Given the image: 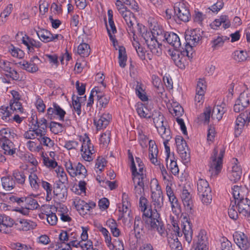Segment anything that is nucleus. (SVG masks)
I'll return each mask as SVG.
<instances>
[{"mask_svg":"<svg viewBox=\"0 0 250 250\" xmlns=\"http://www.w3.org/2000/svg\"><path fill=\"white\" fill-rule=\"evenodd\" d=\"M76 163L73 164L71 161H68L65 162V167L69 173L71 177H75V168Z\"/></svg>","mask_w":250,"mask_h":250,"instance_id":"nucleus-50","label":"nucleus"},{"mask_svg":"<svg viewBox=\"0 0 250 250\" xmlns=\"http://www.w3.org/2000/svg\"><path fill=\"white\" fill-rule=\"evenodd\" d=\"M31 129H33V131L35 132L36 135L37 136H39V137H42L44 136L45 135L46 133V128H43V129H42L38 125L32 126Z\"/></svg>","mask_w":250,"mask_h":250,"instance_id":"nucleus-60","label":"nucleus"},{"mask_svg":"<svg viewBox=\"0 0 250 250\" xmlns=\"http://www.w3.org/2000/svg\"><path fill=\"white\" fill-rule=\"evenodd\" d=\"M2 188H14L13 180L10 177H3L1 179Z\"/></svg>","mask_w":250,"mask_h":250,"instance_id":"nucleus-59","label":"nucleus"},{"mask_svg":"<svg viewBox=\"0 0 250 250\" xmlns=\"http://www.w3.org/2000/svg\"><path fill=\"white\" fill-rule=\"evenodd\" d=\"M171 223L172 226V229L173 231L174 232V234L172 235H176V236H178L179 237L182 236L183 233H181L180 231V228L178 225V223L176 220H174V217H170Z\"/></svg>","mask_w":250,"mask_h":250,"instance_id":"nucleus-55","label":"nucleus"},{"mask_svg":"<svg viewBox=\"0 0 250 250\" xmlns=\"http://www.w3.org/2000/svg\"><path fill=\"white\" fill-rule=\"evenodd\" d=\"M0 146L6 155H12L15 153L16 148L10 140H0Z\"/></svg>","mask_w":250,"mask_h":250,"instance_id":"nucleus-22","label":"nucleus"},{"mask_svg":"<svg viewBox=\"0 0 250 250\" xmlns=\"http://www.w3.org/2000/svg\"><path fill=\"white\" fill-rule=\"evenodd\" d=\"M37 139L40 142L41 145H42L48 147H51L54 145V141L49 137L45 136V135L42 137H39Z\"/></svg>","mask_w":250,"mask_h":250,"instance_id":"nucleus-48","label":"nucleus"},{"mask_svg":"<svg viewBox=\"0 0 250 250\" xmlns=\"http://www.w3.org/2000/svg\"><path fill=\"white\" fill-rule=\"evenodd\" d=\"M138 31L142 35V38L145 40L146 44H147L149 41H151L155 38V35H153L152 31H147L145 27L142 24H137Z\"/></svg>","mask_w":250,"mask_h":250,"instance_id":"nucleus-29","label":"nucleus"},{"mask_svg":"<svg viewBox=\"0 0 250 250\" xmlns=\"http://www.w3.org/2000/svg\"><path fill=\"white\" fill-rule=\"evenodd\" d=\"M135 92L136 95L142 101H146L147 100L148 98L143 88V84L138 81H136Z\"/></svg>","mask_w":250,"mask_h":250,"instance_id":"nucleus-39","label":"nucleus"},{"mask_svg":"<svg viewBox=\"0 0 250 250\" xmlns=\"http://www.w3.org/2000/svg\"><path fill=\"white\" fill-rule=\"evenodd\" d=\"M233 165L231 171L229 173L228 177L229 180L234 183L238 181L242 176V171L241 166L236 158L233 159Z\"/></svg>","mask_w":250,"mask_h":250,"instance_id":"nucleus-11","label":"nucleus"},{"mask_svg":"<svg viewBox=\"0 0 250 250\" xmlns=\"http://www.w3.org/2000/svg\"><path fill=\"white\" fill-rule=\"evenodd\" d=\"M30 185L32 187L36 188L40 186V179L35 174L31 173L29 176Z\"/></svg>","mask_w":250,"mask_h":250,"instance_id":"nucleus-56","label":"nucleus"},{"mask_svg":"<svg viewBox=\"0 0 250 250\" xmlns=\"http://www.w3.org/2000/svg\"><path fill=\"white\" fill-rule=\"evenodd\" d=\"M17 225L20 229L27 231L34 229L36 227L37 224L36 223L29 220L21 219L17 223Z\"/></svg>","mask_w":250,"mask_h":250,"instance_id":"nucleus-28","label":"nucleus"},{"mask_svg":"<svg viewBox=\"0 0 250 250\" xmlns=\"http://www.w3.org/2000/svg\"><path fill=\"white\" fill-rule=\"evenodd\" d=\"M122 206L119 207V214L118 215H122L126 213L127 211H130V204L128 201V196L125 193H123L122 195Z\"/></svg>","mask_w":250,"mask_h":250,"instance_id":"nucleus-27","label":"nucleus"},{"mask_svg":"<svg viewBox=\"0 0 250 250\" xmlns=\"http://www.w3.org/2000/svg\"><path fill=\"white\" fill-rule=\"evenodd\" d=\"M185 55L182 54V52L175 49L171 54V58L175 64L179 68H183L185 67L184 61Z\"/></svg>","mask_w":250,"mask_h":250,"instance_id":"nucleus-24","label":"nucleus"},{"mask_svg":"<svg viewBox=\"0 0 250 250\" xmlns=\"http://www.w3.org/2000/svg\"><path fill=\"white\" fill-rule=\"evenodd\" d=\"M148 49L154 55L159 56L162 54V44L155 38L146 44Z\"/></svg>","mask_w":250,"mask_h":250,"instance_id":"nucleus-23","label":"nucleus"},{"mask_svg":"<svg viewBox=\"0 0 250 250\" xmlns=\"http://www.w3.org/2000/svg\"><path fill=\"white\" fill-rule=\"evenodd\" d=\"M135 159L138 167V171L135 166V171L134 173L132 171V181L134 188H137L138 186L140 188L147 187L146 178L143 173L144 164L140 158L136 157Z\"/></svg>","mask_w":250,"mask_h":250,"instance_id":"nucleus-5","label":"nucleus"},{"mask_svg":"<svg viewBox=\"0 0 250 250\" xmlns=\"http://www.w3.org/2000/svg\"><path fill=\"white\" fill-rule=\"evenodd\" d=\"M151 117L153 119V123L157 129V131L158 130V129H160L161 127L163 128V127L165 126L164 125V117L160 111H154L151 114Z\"/></svg>","mask_w":250,"mask_h":250,"instance_id":"nucleus-30","label":"nucleus"},{"mask_svg":"<svg viewBox=\"0 0 250 250\" xmlns=\"http://www.w3.org/2000/svg\"><path fill=\"white\" fill-rule=\"evenodd\" d=\"M229 39V38H228ZM228 40L227 37H220L218 36L215 37L211 41L212 47L214 48L221 46L223 45L224 41Z\"/></svg>","mask_w":250,"mask_h":250,"instance_id":"nucleus-45","label":"nucleus"},{"mask_svg":"<svg viewBox=\"0 0 250 250\" xmlns=\"http://www.w3.org/2000/svg\"><path fill=\"white\" fill-rule=\"evenodd\" d=\"M13 176L18 183L22 184L24 183L25 177L22 172L15 170L13 172Z\"/></svg>","mask_w":250,"mask_h":250,"instance_id":"nucleus-57","label":"nucleus"},{"mask_svg":"<svg viewBox=\"0 0 250 250\" xmlns=\"http://www.w3.org/2000/svg\"><path fill=\"white\" fill-rule=\"evenodd\" d=\"M45 213L47 222L51 226L56 225L58 220L56 215L52 212L49 213L46 211H45Z\"/></svg>","mask_w":250,"mask_h":250,"instance_id":"nucleus-53","label":"nucleus"},{"mask_svg":"<svg viewBox=\"0 0 250 250\" xmlns=\"http://www.w3.org/2000/svg\"><path fill=\"white\" fill-rule=\"evenodd\" d=\"M75 168L76 176H81L82 178L85 177L87 173V170L84 166L80 163H78L76 164Z\"/></svg>","mask_w":250,"mask_h":250,"instance_id":"nucleus-43","label":"nucleus"},{"mask_svg":"<svg viewBox=\"0 0 250 250\" xmlns=\"http://www.w3.org/2000/svg\"><path fill=\"white\" fill-rule=\"evenodd\" d=\"M106 27L110 40L112 42L113 45L115 46L116 43H117L118 42L115 38V37L112 35V34H114L117 32L114 21H108V24H106Z\"/></svg>","mask_w":250,"mask_h":250,"instance_id":"nucleus-34","label":"nucleus"},{"mask_svg":"<svg viewBox=\"0 0 250 250\" xmlns=\"http://www.w3.org/2000/svg\"><path fill=\"white\" fill-rule=\"evenodd\" d=\"M158 132L164 140V145L167 153L166 161L167 162L170 155V147L167 146V144L172 138L170 135V130L165 126L163 128L158 129Z\"/></svg>","mask_w":250,"mask_h":250,"instance_id":"nucleus-12","label":"nucleus"},{"mask_svg":"<svg viewBox=\"0 0 250 250\" xmlns=\"http://www.w3.org/2000/svg\"><path fill=\"white\" fill-rule=\"evenodd\" d=\"M174 9L178 18L184 22L188 21L190 18L189 10L183 1L175 3Z\"/></svg>","mask_w":250,"mask_h":250,"instance_id":"nucleus-7","label":"nucleus"},{"mask_svg":"<svg viewBox=\"0 0 250 250\" xmlns=\"http://www.w3.org/2000/svg\"><path fill=\"white\" fill-rule=\"evenodd\" d=\"M99 230L103 235L105 242L108 248L109 249H112L113 248V245L111 242V237L109 231L107 229L104 227H101L99 229Z\"/></svg>","mask_w":250,"mask_h":250,"instance_id":"nucleus-40","label":"nucleus"},{"mask_svg":"<svg viewBox=\"0 0 250 250\" xmlns=\"http://www.w3.org/2000/svg\"><path fill=\"white\" fill-rule=\"evenodd\" d=\"M224 153V148H221L219 152L217 147L214 148L209 163V171L212 176H216L221 172L223 167V158Z\"/></svg>","mask_w":250,"mask_h":250,"instance_id":"nucleus-3","label":"nucleus"},{"mask_svg":"<svg viewBox=\"0 0 250 250\" xmlns=\"http://www.w3.org/2000/svg\"><path fill=\"white\" fill-rule=\"evenodd\" d=\"M47 209H52L54 210L56 209V210L58 214L59 213H67L68 209L67 207L63 205V204H59L57 205L56 207H54L53 206H48L46 207Z\"/></svg>","mask_w":250,"mask_h":250,"instance_id":"nucleus-52","label":"nucleus"},{"mask_svg":"<svg viewBox=\"0 0 250 250\" xmlns=\"http://www.w3.org/2000/svg\"><path fill=\"white\" fill-rule=\"evenodd\" d=\"M0 68L5 72L8 73L6 74L7 77H10L14 80H19V74L17 71L12 69L10 62L4 60L0 61Z\"/></svg>","mask_w":250,"mask_h":250,"instance_id":"nucleus-16","label":"nucleus"},{"mask_svg":"<svg viewBox=\"0 0 250 250\" xmlns=\"http://www.w3.org/2000/svg\"><path fill=\"white\" fill-rule=\"evenodd\" d=\"M237 101L238 103L247 107L250 104V98L247 92H243L241 93Z\"/></svg>","mask_w":250,"mask_h":250,"instance_id":"nucleus-47","label":"nucleus"},{"mask_svg":"<svg viewBox=\"0 0 250 250\" xmlns=\"http://www.w3.org/2000/svg\"><path fill=\"white\" fill-rule=\"evenodd\" d=\"M58 176L59 177L60 182L64 184L67 181V177L66 173L63 171L62 167H59L56 170Z\"/></svg>","mask_w":250,"mask_h":250,"instance_id":"nucleus-58","label":"nucleus"},{"mask_svg":"<svg viewBox=\"0 0 250 250\" xmlns=\"http://www.w3.org/2000/svg\"><path fill=\"white\" fill-rule=\"evenodd\" d=\"M119 65L124 68L126 65V62L127 61V56L125 48L123 46L119 47Z\"/></svg>","mask_w":250,"mask_h":250,"instance_id":"nucleus-37","label":"nucleus"},{"mask_svg":"<svg viewBox=\"0 0 250 250\" xmlns=\"http://www.w3.org/2000/svg\"><path fill=\"white\" fill-rule=\"evenodd\" d=\"M43 163L44 165L49 168H55L57 166V163L52 159H50L48 157H43Z\"/></svg>","mask_w":250,"mask_h":250,"instance_id":"nucleus-62","label":"nucleus"},{"mask_svg":"<svg viewBox=\"0 0 250 250\" xmlns=\"http://www.w3.org/2000/svg\"><path fill=\"white\" fill-rule=\"evenodd\" d=\"M225 113L224 109L220 105L214 106L213 109L210 107H207L204 112L200 115L198 117L199 120L204 123V124H208L210 115L213 119H217L220 121L222 118L223 115Z\"/></svg>","mask_w":250,"mask_h":250,"instance_id":"nucleus-4","label":"nucleus"},{"mask_svg":"<svg viewBox=\"0 0 250 250\" xmlns=\"http://www.w3.org/2000/svg\"><path fill=\"white\" fill-rule=\"evenodd\" d=\"M176 235H168L167 241L171 250H183L181 243Z\"/></svg>","mask_w":250,"mask_h":250,"instance_id":"nucleus-32","label":"nucleus"},{"mask_svg":"<svg viewBox=\"0 0 250 250\" xmlns=\"http://www.w3.org/2000/svg\"><path fill=\"white\" fill-rule=\"evenodd\" d=\"M147 200L145 198L141 197L140 199V207L141 208V210L144 212V215L145 216L146 218L145 219V221L146 223V221L148 220V219H152V222H153V220H155L154 217H153V210L152 208L149 209L147 210Z\"/></svg>","mask_w":250,"mask_h":250,"instance_id":"nucleus-18","label":"nucleus"},{"mask_svg":"<svg viewBox=\"0 0 250 250\" xmlns=\"http://www.w3.org/2000/svg\"><path fill=\"white\" fill-rule=\"evenodd\" d=\"M181 199L186 210L189 213H192L193 207L192 195L187 189H183Z\"/></svg>","mask_w":250,"mask_h":250,"instance_id":"nucleus-14","label":"nucleus"},{"mask_svg":"<svg viewBox=\"0 0 250 250\" xmlns=\"http://www.w3.org/2000/svg\"><path fill=\"white\" fill-rule=\"evenodd\" d=\"M243 188H232L231 193L235 200L229 208L228 213L230 218L236 220L238 213L250 218V200L244 198L245 192Z\"/></svg>","mask_w":250,"mask_h":250,"instance_id":"nucleus-2","label":"nucleus"},{"mask_svg":"<svg viewBox=\"0 0 250 250\" xmlns=\"http://www.w3.org/2000/svg\"><path fill=\"white\" fill-rule=\"evenodd\" d=\"M55 109V116L57 115L59 117V119L61 121L64 120V117L66 114L65 111L63 110L58 104L56 103H53V104Z\"/></svg>","mask_w":250,"mask_h":250,"instance_id":"nucleus-49","label":"nucleus"},{"mask_svg":"<svg viewBox=\"0 0 250 250\" xmlns=\"http://www.w3.org/2000/svg\"><path fill=\"white\" fill-rule=\"evenodd\" d=\"M121 15L124 20L127 27L126 29L128 33H132L133 36L135 35L133 25L136 22V19L134 14L129 10L126 9L121 14Z\"/></svg>","mask_w":250,"mask_h":250,"instance_id":"nucleus-10","label":"nucleus"},{"mask_svg":"<svg viewBox=\"0 0 250 250\" xmlns=\"http://www.w3.org/2000/svg\"><path fill=\"white\" fill-rule=\"evenodd\" d=\"M72 105L74 109L77 112L78 115L80 116L81 114V104L79 103L78 99L76 95L73 94L72 97Z\"/></svg>","mask_w":250,"mask_h":250,"instance_id":"nucleus-51","label":"nucleus"},{"mask_svg":"<svg viewBox=\"0 0 250 250\" xmlns=\"http://www.w3.org/2000/svg\"><path fill=\"white\" fill-rule=\"evenodd\" d=\"M49 127L51 131L55 134L62 132L63 131L62 125L59 123L51 122Z\"/></svg>","mask_w":250,"mask_h":250,"instance_id":"nucleus-44","label":"nucleus"},{"mask_svg":"<svg viewBox=\"0 0 250 250\" xmlns=\"http://www.w3.org/2000/svg\"><path fill=\"white\" fill-rule=\"evenodd\" d=\"M177 150L184 162L188 163L190 160V154L187 143H184L183 145L177 147Z\"/></svg>","mask_w":250,"mask_h":250,"instance_id":"nucleus-31","label":"nucleus"},{"mask_svg":"<svg viewBox=\"0 0 250 250\" xmlns=\"http://www.w3.org/2000/svg\"><path fill=\"white\" fill-rule=\"evenodd\" d=\"M73 204L80 214L83 216L90 213L91 210L96 207L95 202H89L86 203L79 198L74 199Z\"/></svg>","mask_w":250,"mask_h":250,"instance_id":"nucleus-6","label":"nucleus"},{"mask_svg":"<svg viewBox=\"0 0 250 250\" xmlns=\"http://www.w3.org/2000/svg\"><path fill=\"white\" fill-rule=\"evenodd\" d=\"M181 227L185 240L188 244H189L192 239L193 230L192 224L187 217H183Z\"/></svg>","mask_w":250,"mask_h":250,"instance_id":"nucleus-9","label":"nucleus"},{"mask_svg":"<svg viewBox=\"0 0 250 250\" xmlns=\"http://www.w3.org/2000/svg\"><path fill=\"white\" fill-rule=\"evenodd\" d=\"M233 237L234 242L241 250H247L250 247V240L243 232H235Z\"/></svg>","mask_w":250,"mask_h":250,"instance_id":"nucleus-8","label":"nucleus"},{"mask_svg":"<svg viewBox=\"0 0 250 250\" xmlns=\"http://www.w3.org/2000/svg\"><path fill=\"white\" fill-rule=\"evenodd\" d=\"M132 218L131 210L122 215H118V219L121 220L123 223L126 226H130Z\"/></svg>","mask_w":250,"mask_h":250,"instance_id":"nucleus-42","label":"nucleus"},{"mask_svg":"<svg viewBox=\"0 0 250 250\" xmlns=\"http://www.w3.org/2000/svg\"><path fill=\"white\" fill-rule=\"evenodd\" d=\"M166 41L168 44L172 46L175 49H179L181 45L179 37L173 32H168Z\"/></svg>","mask_w":250,"mask_h":250,"instance_id":"nucleus-25","label":"nucleus"},{"mask_svg":"<svg viewBox=\"0 0 250 250\" xmlns=\"http://www.w3.org/2000/svg\"><path fill=\"white\" fill-rule=\"evenodd\" d=\"M77 52L81 57H88L90 53L89 45L86 43H81L78 46Z\"/></svg>","mask_w":250,"mask_h":250,"instance_id":"nucleus-38","label":"nucleus"},{"mask_svg":"<svg viewBox=\"0 0 250 250\" xmlns=\"http://www.w3.org/2000/svg\"><path fill=\"white\" fill-rule=\"evenodd\" d=\"M9 51L12 56L14 57L21 59L24 56V52L19 48L13 47Z\"/></svg>","mask_w":250,"mask_h":250,"instance_id":"nucleus-61","label":"nucleus"},{"mask_svg":"<svg viewBox=\"0 0 250 250\" xmlns=\"http://www.w3.org/2000/svg\"><path fill=\"white\" fill-rule=\"evenodd\" d=\"M100 142L104 146H107L110 141V131L106 130L103 133L100 139Z\"/></svg>","mask_w":250,"mask_h":250,"instance_id":"nucleus-54","label":"nucleus"},{"mask_svg":"<svg viewBox=\"0 0 250 250\" xmlns=\"http://www.w3.org/2000/svg\"><path fill=\"white\" fill-rule=\"evenodd\" d=\"M208 238L207 232L205 230H201L197 235V245L196 248L197 250H208Z\"/></svg>","mask_w":250,"mask_h":250,"instance_id":"nucleus-15","label":"nucleus"},{"mask_svg":"<svg viewBox=\"0 0 250 250\" xmlns=\"http://www.w3.org/2000/svg\"><path fill=\"white\" fill-rule=\"evenodd\" d=\"M106 164V161L104 158H98L97 159L95 164V168L98 169L100 171H102Z\"/></svg>","mask_w":250,"mask_h":250,"instance_id":"nucleus-63","label":"nucleus"},{"mask_svg":"<svg viewBox=\"0 0 250 250\" xmlns=\"http://www.w3.org/2000/svg\"><path fill=\"white\" fill-rule=\"evenodd\" d=\"M21 69L25 70L30 73H35L38 70V67L36 64L33 62H28L26 61L19 62Z\"/></svg>","mask_w":250,"mask_h":250,"instance_id":"nucleus-35","label":"nucleus"},{"mask_svg":"<svg viewBox=\"0 0 250 250\" xmlns=\"http://www.w3.org/2000/svg\"><path fill=\"white\" fill-rule=\"evenodd\" d=\"M14 224V221L9 217H5V220H3L2 223H0V232L6 233L7 228L11 227Z\"/></svg>","mask_w":250,"mask_h":250,"instance_id":"nucleus-41","label":"nucleus"},{"mask_svg":"<svg viewBox=\"0 0 250 250\" xmlns=\"http://www.w3.org/2000/svg\"><path fill=\"white\" fill-rule=\"evenodd\" d=\"M111 118V115L109 113H104L101 116L99 119L95 118L94 120V123L97 129H102L103 128H105L108 125Z\"/></svg>","mask_w":250,"mask_h":250,"instance_id":"nucleus-20","label":"nucleus"},{"mask_svg":"<svg viewBox=\"0 0 250 250\" xmlns=\"http://www.w3.org/2000/svg\"><path fill=\"white\" fill-rule=\"evenodd\" d=\"M22 42L27 46L28 51L31 52L34 51V48H40L42 44L40 42L37 41L27 35L22 37Z\"/></svg>","mask_w":250,"mask_h":250,"instance_id":"nucleus-19","label":"nucleus"},{"mask_svg":"<svg viewBox=\"0 0 250 250\" xmlns=\"http://www.w3.org/2000/svg\"><path fill=\"white\" fill-rule=\"evenodd\" d=\"M198 191L203 204L207 205L211 202L212 195L211 188H198Z\"/></svg>","mask_w":250,"mask_h":250,"instance_id":"nucleus-21","label":"nucleus"},{"mask_svg":"<svg viewBox=\"0 0 250 250\" xmlns=\"http://www.w3.org/2000/svg\"><path fill=\"white\" fill-rule=\"evenodd\" d=\"M136 111L141 118H150L151 114L148 108L143 104H137L136 105Z\"/></svg>","mask_w":250,"mask_h":250,"instance_id":"nucleus-33","label":"nucleus"},{"mask_svg":"<svg viewBox=\"0 0 250 250\" xmlns=\"http://www.w3.org/2000/svg\"><path fill=\"white\" fill-rule=\"evenodd\" d=\"M151 207L153 208L152 216L155 220H153V223L152 219H148L146 227L152 230L157 231L164 237L167 235V233L164 225L160 218L159 213L164 205L163 193L161 188H151Z\"/></svg>","mask_w":250,"mask_h":250,"instance_id":"nucleus-1","label":"nucleus"},{"mask_svg":"<svg viewBox=\"0 0 250 250\" xmlns=\"http://www.w3.org/2000/svg\"><path fill=\"white\" fill-rule=\"evenodd\" d=\"M37 34L40 39L43 42H50L51 33L45 29H40L36 31Z\"/></svg>","mask_w":250,"mask_h":250,"instance_id":"nucleus-36","label":"nucleus"},{"mask_svg":"<svg viewBox=\"0 0 250 250\" xmlns=\"http://www.w3.org/2000/svg\"><path fill=\"white\" fill-rule=\"evenodd\" d=\"M197 29L193 30L188 31L185 33V40L188 44L195 45L201 39V36Z\"/></svg>","mask_w":250,"mask_h":250,"instance_id":"nucleus-17","label":"nucleus"},{"mask_svg":"<svg viewBox=\"0 0 250 250\" xmlns=\"http://www.w3.org/2000/svg\"><path fill=\"white\" fill-rule=\"evenodd\" d=\"M233 59L238 62L244 61L247 58V53L243 51H235L233 54Z\"/></svg>","mask_w":250,"mask_h":250,"instance_id":"nucleus-46","label":"nucleus"},{"mask_svg":"<svg viewBox=\"0 0 250 250\" xmlns=\"http://www.w3.org/2000/svg\"><path fill=\"white\" fill-rule=\"evenodd\" d=\"M47 198H51L53 191V197L56 200L63 201L67 196V188H46Z\"/></svg>","mask_w":250,"mask_h":250,"instance_id":"nucleus-13","label":"nucleus"},{"mask_svg":"<svg viewBox=\"0 0 250 250\" xmlns=\"http://www.w3.org/2000/svg\"><path fill=\"white\" fill-rule=\"evenodd\" d=\"M221 250H233L232 244L227 238H223L221 242Z\"/></svg>","mask_w":250,"mask_h":250,"instance_id":"nucleus-64","label":"nucleus"},{"mask_svg":"<svg viewBox=\"0 0 250 250\" xmlns=\"http://www.w3.org/2000/svg\"><path fill=\"white\" fill-rule=\"evenodd\" d=\"M248 113L247 112H245L240 114V115L237 117L236 120L235 127V129L236 131L240 132L242 131L244 126L245 124L247 122H248Z\"/></svg>","mask_w":250,"mask_h":250,"instance_id":"nucleus-26","label":"nucleus"}]
</instances>
